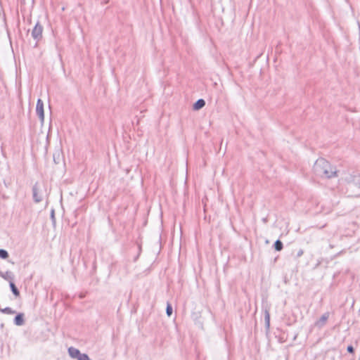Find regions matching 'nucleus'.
<instances>
[{
	"mask_svg": "<svg viewBox=\"0 0 360 360\" xmlns=\"http://www.w3.org/2000/svg\"><path fill=\"white\" fill-rule=\"evenodd\" d=\"M43 30H44L43 26L40 24L39 22H37L35 24V25L33 27L32 32H31L32 37L36 41L34 47H37L39 42L42 39Z\"/></svg>",
	"mask_w": 360,
	"mask_h": 360,
	"instance_id": "f03ea898",
	"label": "nucleus"
},
{
	"mask_svg": "<svg viewBox=\"0 0 360 360\" xmlns=\"http://www.w3.org/2000/svg\"><path fill=\"white\" fill-rule=\"evenodd\" d=\"M8 257V253L6 250L4 249H0V258L1 259H7Z\"/></svg>",
	"mask_w": 360,
	"mask_h": 360,
	"instance_id": "4468645a",
	"label": "nucleus"
},
{
	"mask_svg": "<svg viewBox=\"0 0 360 360\" xmlns=\"http://www.w3.org/2000/svg\"><path fill=\"white\" fill-rule=\"evenodd\" d=\"M10 285V288H11V290L12 291V292L13 293V295L18 297L20 296V291L18 290V289L17 288V287L15 286V285L14 284L13 282H11V283H9Z\"/></svg>",
	"mask_w": 360,
	"mask_h": 360,
	"instance_id": "9b49d317",
	"label": "nucleus"
},
{
	"mask_svg": "<svg viewBox=\"0 0 360 360\" xmlns=\"http://www.w3.org/2000/svg\"><path fill=\"white\" fill-rule=\"evenodd\" d=\"M329 318V313L326 312L323 314L321 317L315 323L314 326L319 328L323 327Z\"/></svg>",
	"mask_w": 360,
	"mask_h": 360,
	"instance_id": "39448f33",
	"label": "nucleus"
},
{
	"mask_svg": "<svg viewBox=\"0 0 360 360\" xmlns=\"http://www.w3.org/2000/svg\"><path fill=\"white\" fill-rule=\"evenodd\" d=\"M40 185L36 183L32 188L33 198L36 202L43 200L40 193Z\"/></svg>",
	"mask_w": 360,
	"mask_h": 360,
	"instance_id": "20e7f679",
	"label": "nucleus"
},
{
	"mask_svg": "<svg viewBox=\"0 0 360 360\" xmlns=\"http://www.w3.org/2000/svg\"><path fill=\"white\" fill-rule=\"evenodd\" d=\"M347 351L349 352V353H353L354 352V348L352 346H348L347 347Z\"/></svg>",
	"mask_w": 360,
	"mask_h": 360,
	"instance_id": "f3484780",
	"label": "nucleus"
},
{
	"mask_svg": "<svg viewBox=\"0 0 360 360\" xmlns=\"http://www.w3.org/2000/svg\"><path fill=\"white\" fill-rule=\"evenodd\" d=\"M264 320L266 327L268 329L270 326V314L268 309H265L264 310Z\"/></svg>",
	"mask_w": 360,
	"mask_h": 360,
	"instance_id": "9d476101",
	"label": "nucleus"
},
{
	"mask_svg": "<svg viewBox=\"0 0 360 360\" xmlns=\"http://www.w3.org/2000/svg\"><path fill=\"white\" fill-rule=\"evenodd\" d=\"M14 323L16 326H20L25 323L24 314H18L14 319Z\"/></svg>",
	"mask_w": 360,
	"mask_h": 360,
	"instance_id": "1a4fd4ad",
	"label": "nucleus"
},
{
	"mask_svg": "<svg viewBox=\"0 0 360 360\" xmlns=\"http://www.w3.org/2000/svg\"><path fill=\"white\" fill-rule=\"evenodd\" d=\"M166 313L168 316H170L172 314V307L170 304H167V309H166Z\"/></svg>",
	"mask_w": 360,
	"mask_h": 360,
	"instance_id": "2eb2a0df",
	"label": "nucleus"
},
{
	"mask_svg": "<svg viewBox=\"0 0 360 360\" xmlns=\"http://www.w3.org/2000/svg\"><path fill=\"white\" fill-rule=\"evenodd\" d=\"M303 253H304L303 250H300L298 251L297 254V257H301V256L303 255Z\"/></svg>",
	"mask_w": 360,
	"mask_h": 360,
	"instance_id": "a211bd4d",
	"label": "nucleus"
},
{
	"mask_svg": "<svg viewBox=\"0 0 360 360\" xmlns=\"http://www.w3.org/2000/svg\"><path fill=\"white\" fill-rule=\"evenodd\" d=\"M55 210H56V208H52L51 210V217L53 222L55 221V217H54Z\"/></svg>",
	"mask_w": 360,
	"mask_h": 360,
	"instance_id": "dca6fc26",
	"label": "nucleus"
},
{
	"mask_svg": "<svg viewBox=\"0 0 360 360\" xmlns=\"http://www.w3.org/2000/svg\"><path fill=\"white\" fill-rule=\"evenodd\" d=\"M68 353H69V355L73 358V359H77L78 360V358H79V356H81V353L79 352V349L75 348V347H70L68 349Z\"/></svg>",
	"mask_w": 360,
	"mask_h": 360,
	"instance_id": "0eeeda50",
	"label": "nucleus"
},
{
	"mask_svg": "<svg viewBox=\"0 0 360 360\" xmlns=\"http://www.w3.org/2000/svg\"><path fill=\"white\" fill-rule=\"evenodd\" d=\"M36 113L39 117L41 122L43 124L44 121V102L41 98H39L37 101L36 105Z\"/></svg>",
	"mask_w": 360,
	"mask_h": 360,
	"instance_id": "7ed1b4c3",
	"label": "nucleus"
},
{
	"mask_svg": "<svg viewBox=\"0 0 360 360\" xmlns=\"http://www.w3.org/2000/svg\"><path fill=\"white\" fill-rule=\"evenodd\" d=\"M274 248L277 251H281L283 249L282 242L279 240H277L274 243Z\"/></svg>",
	"mask_w": 360,
	"mask_h": 360,
	"instance_id": "ddd939ff",
	"label": "nucleus"
},
{
	"mask_svg": "<svg viewBox=\"0 0 360 360\" xmlns=\"http://www.w3.org/2000/svg\"><path fill=\"white\" fill-rule=\"evenodd\" d=\"M205 105V101L202 98L198 99L196 102L194 103L193 105V109L194 110H199L202 108Z\"/></svg>",
	"mask_w": 360,
	"mask_h": 360,
	"instance_id": "6e6552de",
	"label": "nucleus"
},
{
	"mask_svg": "<svg viewBox=\"0 0 360 360\" xmlns=\"http://www.w3.org/2000/svg\"><path fill=\"white\" fill-rule=\"evenodd\" d=\"M0 311L4 313V314H13L15 313V311L14 310H13L10 307H6L4 309H1L0 308Z\"/></svg>",
	"mask_w": 360,
	"mask_h": 360,
	"instance_id": "f8f14e48",
	"label": "nucleus"
},
{
	"mask_svg": "<svg viewBox=\"0 0 360 360\" xmlns=\"http://www.w3.org/2000/svg\"><path fill=\"white\" fill-rule=\"evenodd\" d=\"M58 207L62 208V204H58Z\"/></svg>",
	"mask_w": 360,
	"mask_h": 360,
	"instance_id": "6ab92c4d",
	"label": "nucleus"
},
{
	"mask_svg": "<svg viewBox=\"0 0 360 360\" xmlns=\"http://www.w3.org/2000/svg\"><path fill=\"white\" fill-rule=\"evenodd\" d=\"M313 170L316 175L330 179L337 176V169L324 158H319L314 163Z\"/></svg>",
	"mask_w": 360,
	"mask_h": 360,
	"instance_id": "f257e3e1",
	"label": "nucleus"
},
{
	"mask_svg": "<svg viewBox=\"0 0 360 360\" xmlns=\"http://www.w3.org/2000/svg\"><path fill=\"white\" fill-rule=\"evenodd\" d=\"M0 276L6 281H9V283H11V282H13L14 275L10 271H7L6 272L0 271Z\"/></svg>",
	"mask_w": 360,
	"mask_h": 360,
	"instance_id": "423d86ee",
	"label": "nucleus"
}]
</instances>
